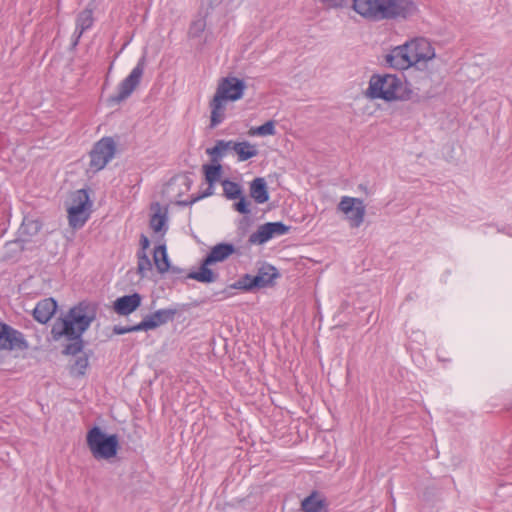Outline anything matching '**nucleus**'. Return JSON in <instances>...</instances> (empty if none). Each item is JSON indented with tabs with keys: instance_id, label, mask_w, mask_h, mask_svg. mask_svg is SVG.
Returning a JSON list of instances; mask_svg holds the SVG:
<instances>
[{
	"instance_id": "nucleus-1",
	"label": "nucleus",
	"mask_w": 512,
	"mask_h": 512,
	"mask_svg": "<svg viewBox=\"0 0 512 512\" xmlns=\"http://www.w3.org/2000/svg\"><path fill=\"white\" fill-rule=\"evenodd\" d=\"M96 318L95 307L87 302H80L72 307L64 318L55 321L51 329L54 341L66 337L70 341L63 351V355L75 356L83 350L82 334L89 328Z\"/></svg>"
},
{
	"instance_id": "nucleus-2",
	"label": "nucleus",
	"mask_w": 512,
	"mask_h": 512,
	"mask_svg": "<svg viewBox=\"0 0 512 512\" xmlns=\"http://www.w3.org/2000/svg\"><path fill=\"white\" fill-rule=\"evenodd\" d=\"M410 90L403 88L399 77L392 74H374L369 80L366 96L370 99H382L387 102L394 100H409Z\"/></svg>"
},
{
	"instance_id": "nucleus-3",
	"label": "nucleus",
	"mask_w": 512,
	"mask_h": 512,
	"mask_svg": "<svg viewBox=\"0 0 512 512\" xmlns=\"http://www.w3.org/2000/svg\"><path fill=\"white\" fill-rule=\"evenodd\" d=\"M86 444L92 456L97 460L113 458L119 449L118 436L106 434L99 426H93L88 430Z\"/></svg>"
},
{
	"instance_id": "nucleus-4",
	"label": "nucleus",
	"mask_w": 512,
	"mask_h": 512,
	"mask_svg": "<svg viewBox=\"0 0 512 512\" xmlns=\"http://www.w3.org/2000/svg\"><path fill=\"white\" fill-rule=\"evenodd\" d=\"M91 205L87 190L79 189L72 193L67 208L69 225L75 229L81 228L89 218L88 209Z\"/></svg>"
},
{
	"instance_id": "nucleus-5",
	"label": "nucleus",
	"mask_w": 512,
	"mask_h": 512,
	"mask_svg": "<svg viewBox=\"0 0 512 512\" xmlns=\"http://www.w3.org/2000/svg\"><path fill=\"white\" fill-rule=\"evenodd\" d=\"M145 56H142L130 74L120 82L118 92L109 96L107 102L110 105H117L126 100L140 84L145 68Z\"/></svg>"
},
{
	"instance_id": "nucleus-6",
	"label": "nucleus",
	"mask_w": 512,
	"mask_h": 512,
	"mask_svg": "<svg viewBox=\"0 0 512 512\" xmlns=\"http://www.w3.org/2000/svg\"><path fill=\"white\" fill-rule=\"evenodd\" d=\"M145 56H142L130 74L120 82L118 92L109 96L107 102L110 105H117L126 100L140 84L145 68Z\"/></svg>"
},
{
	"instance_id": "nucleus-7",
	"label": "nucleus",
	"mask_w": 512,
	"mask_h": 512,
	"mask_svg": "<svg viewBox=\"0 0 512 512\" xmlns=\"http://www.w3.org/2000/svg\"><path fill=\"white\" fill-rule=\"evenodd\" d=\"M116 154V143L112 137H103L91 149L90 169L96 173L104 169Z\"/></svg>"
},
{
	"instance_id": "nucleus-8",
	"label": "nucleus",
	"mask_w": 512,
	"mask_h": 512,
	"mask_svg": "<svg viewBox=\"0 0 512 512\" xmlns=\"http://www.w3.org/2000/svg\"><path fill=\"white\" fill-rule=\"evenodd\" d=\"M279 276L275 267L271 265H263L259 268L256 275L245 274L236 283L233 288L244 291H251L256 288H264L273 285L275 278Z\"/></svg>"
},
{
	"instance_id": "nucleus-9",
	"label": "nucleus",
	"mask_w": 512,
	"mask_h": 512,
	"mask_svg": "<svg viewBox=\"0 0 512 512\" xmlns=\"http://www.w3.org/2000/svg\"><path fill=\"white\" fill-rule=\"evenodd\" d=\"M337 209L346 215L352 228L360 227L364 221L366 210L364 202L360 198L343 196Z\"/></svg>"
},
{
	"instance_id": "nucleus-10",
	"label": "nucleus",
	"mask_w": 512,
	"mask_h": 512,
	"mask_svg": "<svg viewBox=\"0 0 512 512\" xmlns=\"http://www.w3.org/2000/svg\"><path fill=\"white\" fill-rule=\"evenodd\" d=\"M416 11L417 6L412 0H384L382 20L407 19Z\"/></svg>"
},
{
	"instance_id": "nucleus-11",
	"label": "nucleus",
	"mask_w": 512,
	"mask_h": 512,
	"mask_svg": "<svg viewBox=\"0 0 512 512\" xmlns=\"http://www.w3.org/2000/svg\"><path fill=\"white\" fill-rule=\"evenodd\" d=\"M290 226L285 225L283 222H267L258 227L256 232H253L248 239L251 245H261L272 239L274 236L284 235L288 233Z\"/></svg>"
},
{
	"instance_id": "nucleus-12",
	"label": "nucleus",
	"mask_w": 512,
	"mask_h": 512,
	"mask_svg": "<svg viewBox=\"0 0 512 512\" xmlns=\"http://www.w3.org/2000/svg\"><path fill=\"white\" fill-rule=\"evenodd\" d=\"M245 89L246 84L243 80L228 76L219 81L215 93L227 101H237L243 97Z\"/></svg>"
},
{
	"instance_id": "nucleus-13",
	"label": "nucleus",
	"mask_w": 512,
	"mask_h": 512,
	"mask_svg": "<svg viewBox=\"0 0 512 512\" xmlns=\"http://www.w3.org/2000/svg\"><path fill=\"white\" fill-rule=\"evenodd\" d=\"M205 180L208 183V188L200 195L193 196L190 200L179 201V205L188 206L192 205L198 200L211 196L213 194V185L220 179L222 173V166L219 162H213V164H204L202 166Z\"/></svg>"
},
{
	"instance_id": "nucleus-14",
	"label": "nucleus",
	"mask_w": 512,
	"mask_h": 512,
	"mask_svg": "<svg viewBox=\"0 0 512 512\" xmlns=\"http://www.w3.org/2000/svg\"><path fill=\"white\" fill-rule=\"evenodd\" d=\"M413 64L427 62L435 57V51L431 43L425 38H415L405 43Z\"/></svg>"
},
{
	"instance_id": "nucleus-15",
	"label": "nucleus",
	"mask_w": 512,
	"mask_h": 512,
	"mask_svg": "<svg viewBox=\"0 0 512 512\" xmlns=\"http://www.w3.org/2000/svg\"><path fill=\"white\" fill-rule=\"evenodd\" d=\"M353 10L371 21H382L384 0H353Z\"/></svg>"
},
{
	"instance_id": "nucleus-16",
	"label": "nucleus",
	"mask_w": 512,
	"mask_h": 512,
	"mask_svg": "<svg viewBox=\"0 0 512 512\" xmlns=\"http://www.w3.org/2000/svg\"><path fill=\"white\" fill-rule=\"evenodd\" d=\"M177 313L176 309H160L156 312L146 315L140 322V328L142 331L153 330L161 325L172 321Z\"/></svg>"
},
{
	"instance_id": "nucleus-17",
	"label": "nucleus",
	"mask_w": 512,
	"mask_h": 512,
	"mask_svg": "<svg viewBox=\"0 0 512 512\" xmlns=\"http://www.w3.org/2000/svg\"><path fill=\"white\" fill-rule=\"evenodd\" d=\"M386 63L395 69L403 70L414 66L406 45L397 46L385 57Z\"/></svg>"
},
{
	"instance_id": "nucleus-18",
	"label": "nucleus",
	"mask_w": 512,
	"mask_h": 512,
	"mask_svg": "<svg viewBox=\"0 0 512 512\" xmlns=\"http://www.w3.org/2000/svg\"><path fill=\"white\" fill-rule=\"evenodd\" d=\"M141 296L139 293L124 295L117 298L113 303V309L118 315L127 316L133 313L141 305Z\"/></svg>"
},
{
	"instance_id": "nucleus-19",
	"label": "nucleus",
	"mask_w": 512,
	"mask_h": 512,
	"mask_svg": "<svg viewBox=\"0 0 512 512\" xmlns=\"http://www.w3.org/2000/svg\"><path fill=\"white\" fill-rule=\"evenodd\" d=\"M57 307V302L53 298L42 299L36 304L33 317L37 322L45 324L55 314Z\"/></svg>"
},
{
	"instance_id": "nucleus-20",
	"label": "nucleus",
	"mask_w": 512,
	"mask_h": 512,
	"mask_svg": "<svg viewBox=\"0 0 512 512\" xmlns=\"http://www.w3.org/2000/svg\"><path fill=\"white\" fill-rule=\"evenodd\" d=\"M226 103L227 100H225L216 93L214 94L213 98L209 103L211 109L210 128H215L224 121Z\"/></svg>"
},
{
	"instance_id": "nucleus-21",
	"label": "nucleus",
	"mask_w": 512,
	"mask_h": 512,
	"mask_svg": "<svg viewBox=\"0 0 512 512\" xmlns=\"http://www.w3.org/2000/svg\"><path fill=\"white\" fill-rule=\"evenodd\" d=\"M301 510L304 512H328V502L317 491H313L302 500Z\"/></svg>"
},
{
	"instance_id": "nucleus-22",
	"label": "nucleus",
	"mask_w": 512,
	"mask_h": 512,
	"mask_svg": "<svg viewBox=\"0 0 512 512\" xmlns=\"http://www.w3.org/2000/svg\"><path fill=\"white\" fill-rule=\"evenodd\" d=\"M235 252V247L231 243H219L211 248L210 252L206 255V263L214 264L222 262L229 258Z\"/></svg>"
},
{
	"instance_id": "nucleus-23",
	"label": "nucleus",
	"mask_w": 512,
	"mask_h": 512,
	"mask_svg": "<svg viewBox=\"0 0 512 512\" xmlns=\"http://www.w3.org/2000/svg\"><path fill=\"white\" fill-rule=\"evenodd\" d=\"M94 23L93 18V10L89 8H85L79 14L76 18V29L74 32L75 40L73 42V45L76 46L79 42V39L81 38L82 34L92 27Z\"/></svg>"
},
{
	"instance_id": "nucleus-24",
	"label": "nucleus",
	"mask_w": 512,
	"mask_h": 512,
	"mask_svg": "<svg viewBox=\"0 0 512 512\" xmlns=\"http://www.w3.org/2000/svg\"><path fill=\"white\" fill-rule=\"evenodd\" d=\"M210 265L211 264L206 263V258H204L201 262L199 270L190 272L187 275V278L196 280L201 283H213L217 281L219 275L209 268Z\"/></svg>"
},
{
	"instance_id": "nucleus-25",
	"label": "nucleus",
	"mask_w": 512,
	"mask_h": 512,
	"mask_svg": "<svg viewBox=\"0 0 512 512\" xmlns=\"http://www.w3.org/2000/svg\"><path fill=\"white\" fill-rule=\"evenodd\" d=\"M250 196L259 204L269 200L267 183L264 178L257 177L250 183Z\"/></svg>"
},
{
	"instance_id": "nucleus-26",
	"label": "nucleus",
	"mask_w": 512,
	"mask_h": 512,
	"mask_svg": "<svg viewBox=\"0 0 512 512\" xmlns=\"http://www.w3.org/2000/svg\"><path fill=\"white\" fill-rule=\"evenodd\" d=\"M9 335L7 336L6 350H27L29 348L28 342L25 340L22 332L8 326Z\"/></svg>"
},
{
	"instance_id": "nucleus-27",
	"label": "nucleus",
	"mask_w": 512,
	"mask_h": 512,
	"mask_svg": "<svg viewBox=\"0 0 512 512\" xmlns=\"http://www.w3.org/2000/svg\"><path fill=\"white\" fill-rule=\"evenodd\" d=\"M153 261L159 273L163 274L169 271L171 265L165 244H161L155 247L153 253Z\"/></svg>"
},
{
	"instance_id": "nucleus-28",
	"label": "nucleus",
	"mask_w": 512,
	"mask_h": 512,
	"mask_svg": "<svg viewBox=\"0 0 512 512\" xmlns=\"http://www.w3.org/2000/svg\"><path fill=\"white\" fill-rule=\"evenodd\" d=\"M237 142L232 140H217L215 146L212 148H208L206 153L211 157L212 162H219L221 158L228 151H233V146L236 145Z\"/></svg>"
},
{
	"instance_id": "nucleus-29",
	"label": "nucleus",
	"mask_w": 512,
	"mask_h": 512,
	"mask_svg": "<svg viewBox=\"0 0 512 512\" xmlns=\"http://www.w3.org/2000/svg\"><path fill=\"white\" fill-rule=\"evenodd\" d=\"M233 151L237 154L238 161L241 162L255 157L258 154L256 146L248 141L237 142L236 145L233 146Z\"/></svg>"
},
{
	"instance_id": "nucleus-30",
	"label": "nucleus",
	"mask_w": 512,
	"mask_h": 512,
	"mask_svg": "<svg viewBox=\"0 0 512 512\" xmlns=\"http://www.w3.org/2000/svg\"><path fill=\"white\" fill-rule=\"evenodd\" d=\"M157 211L150 218V227L154 232H165L166 231V222H167V210L162 211L159 204H156Z\"/></svg>"
},
{
	"instance_id": "nucleus-31",
	"label": "nucleus",
	"mask_w": 512,
	"mask_h": 512,
	"mask_svg": "<svg viewBox=\"0 0 512 512\" xmlns=\"http://www.w3.org/2000/svg\"><path fill=\"white\" fill-rule=\"evenodd\" d=\"M224 196L229 200H235L243 194V190L240 184L225 179L222 181Z\"/></svg>"
},
{
	"instance_id": "nucleus-32",
	"label": "nucleus",
	"mask_w": 512,
	"mask_h": 512,
	"mask_svg": "<svg viewBox=\"0 0 512 512\" xmlns=\"http://www.w3.org/2000/svg\"><path fill=\"white\" fill-rule=\"evenodd\" d=\"M152 270V263L147 253L137 251V271L141 277H145Z\"/></svg>"
},
{
	"instance_id": "nucleus-33",
	"label": "nucleus",
	"mask_w": 512,
	"mask_h": 512,
	"mask_svg": "<svg viewBox=\"0 0 512 512\" xmlns=\"http://www.w3.org/2000/svg\"><path fill=\"white\" fill-rule=\"evenodd\" d=\"M88 365V356L86 354H83L77 357L74 364L70 366V374L76 377L83 376L85 375Z\"/></svg>"
},
{
	"instance_id": "nucleus-34",
	"label": "nucleus",
	"mask_w": 512,
	"mask_h": 512,
	"mask_svg": "<svg viewBox=\"0 0 512 512\" xmlns=\"http://www.w3.org/2000/svg\"><path fill=\"white\" fill-rule=\"evenodd\" d=\"M41 229V224L37 220L25 219L20 227V233L22 235L34 236Z\"/></svg>"
},
{
	"instance_id": "nucleus-35",
	"label": "nucleus",
	"mask_w": 512,
	"mask_h": 512,
	"mask_svg": "<svg viewBox=\"0 0 512 512\" xmlns=\"http://www.w3.org/2000/svg\"><path fill=\"white\" fill-rule=\"evenodd\" d=\"M205 28H206L205 17H199L191 23V25L189 27L188 34L192 38L199 37L204 32Z\"/></svg>"
},
{
	"instance_id": "nucleus-36",
	"label": "nucleus",
	"mask_w": 512,
	"mask_h": 512,
	"mask_svg": "<svg viewBox=\"0 0 512 512\" xmlns=\"http://www.w3.org/2000/svg\"><path fill=\"white\" fill-rule=\"evenodd\" d=\"M254 133L260 136L274 135L276 133L275 122L272 120L265 122L263 125L257 127Z\"/></svg>"
},
{
	"instance_id": "nucleus-37",
	"label": "nucleus",
	"mask_w": 512,
	"mask_h": 512,
	"mask_svg": "<svg viewBox=\"0 0 512 512\" xmlns=\"http://www.w3.org/2000/svg\"><path fill=\"white\" fill-rule=\"evenodd\" d=\"M239 201L234 203V209L241 214H250L251 210L249 208L250 202L247 201L246 197L242 194L239 198Z\"/></svg>"
},
{
	"instance_id": "nucleus-38",
	"label": "nucleus",
	"mask_w": 512,
	"mask_h": 512,
	"mask_svg": "<svg viewBox=\"0 0 512 512\" xmlns=\"http://www.w3.org/2000/svg\"><path fill=\"white\" fill-rule=\"evenodd\" d=\"M139 326H140V323H138L136 325H131V326L115 325L113 327V333L116 335H123L126 333L142 331V328H140Z\"/></svg>"
},
{
	"instance_id": "nucleus-39",
	"label": "nucleus",
	"mask_w": 512,
	"mask_h": 512,
	"mask_svg": "<svg viewBox=\"0 0 512 512\" xmlns=\"http://www.w3.org/2000/svg\"><path fill=\"white\" fill-rule=\"evenodd\" d=\"M8 326V324L0 322V350H6Z\"/></svg>"
},
{
	"instance_id": "nucleus-40",
	"label": "nucleus",
	"mask_w": 512,
	"mask_h": 512,
	"mask_svg": "<svg viewBox=\"0 0 512 512\" xmlns=\"http://www.w3.org/2000/svg\"><path fill=\"white\" fill-rule=\"evenodd\" d=\"M321 3L326 5L328 8H340L345 4V0H319Z\"/></svg>"
},
{
	"instance_id": "nucleus-41",
	"label": "nucleus",
	"mask_w": 512,
	"mask_h": 512,
	"mask_svg": "<svg viewBox=\"0 0 512 512\" xmlns=\"http://www.w3.org/2000/svg\"><path fill=\"white\" fill-rule=\"evenodd\" d=\"M6 246L11 248V250H13V251H18V252L23 251L22 240H19V239L15 240V241L8 242L6 244Z\"/></svg>"
},
{
	"instance_id": "nucleus-42",
	"label": "nucleus",
	"mask_w": 512,
	"mask_h": 512,
	"mask_svg": "<svg viewBox=\"0 0 512 512\" xmlns=\"http://www.w3.org/2000/svg\"><path fill=\"white\" fill-rule=\"evenodd\" d=\"M139 242H140V249L138 251L146 252V250L148 249V247L150 245V241H149L148 237L144 234H141Z\"/></svg>"
},
{
	"instance_id": "nucleus-43",
	"label": "nucleus",
	"mask_w": 512,
	"mask_h": 512,
	"mask_svg": "<svg viewBox=\"0 0 512 512\" xmlns=\"http://www.w3.org/2000/svg\"><path fill=\"white\" fill-rule=\"evenodd\" d=\"M221 2V0H202V6L207 5L209 8H213L214 5H217Z\"/></svg>"
},
{
	"instance_id": "nucleus-44",
	"label": "nucleus",
	"mask_w": 512,
	"mask_h": 512,
	"mask_svg": "<svg viewBox=\"0 0 512 512\" xmlns=\"http://www.w3.org/2000/svg\"><path fill=\"white\" fill-rule=\"evenodd\" d=\"M169 271H171L173 274H180L183 272V270L181 268L176 267V266H171Z\"/></svg>"
},
{
	"instance_id": "nucleus-45",
	"label": "nucleus",
	"mask_w": 512,
	"mask_h": 512,
	"mask_svg": "<svg viewBox=\"0 0 512 512\" xmlns=\"http://www.w3.org/2000/svg\"><path fill=\"white\" fill-rule=\"evenodd\" d=\"M191 183H192V181L188 177H186L184 184L187 186V188H190Z\"/></svg>"
}]
</instances>
